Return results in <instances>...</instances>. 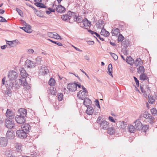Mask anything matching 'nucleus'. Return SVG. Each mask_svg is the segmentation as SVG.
Segmentation results:
<instances>
[{
    "instance_id": "1",
    "label": "nucleus",
    "mask_w": 157,
    "mask_h": 157,
    "mask_svg": "<svg viewBox=\"0 0 157 157\" xmlns=\"http://www.w3.org/2000/svg\"><path fill=\"white\" fill-rule=\"evenodd\" d=\"M18 76L17 73L13 70L9 71L8 75V77L9 78V80L11 81H15Z\"/></svg>"
},
{
    "instance_id": "2",
    "label": "nucleus",
    "mask_w": 157,
    "mask_h": 157,
    "mask_svg": "<svg viewBox=\"0 0 157 157\" xmlns=\"http://www.w3.org/2000/svg\"><path fill=\"white\" fill-rule=\"evenodd\" d=\"M5 123L6 127L7 128L16 129V126L13 121H11L9 119H6L5 120Z\"/></svg>"
},
{
    "instance_id": "3",
    "label": "nucleus",
    "mask_w": 157,
    "mask_h": 157,
    "mask_svg": "<svg viewBox=\"0 0 157 157\" xmlns=\"http://www.w3.org/2000/svg\"><path fill=\"white\" fill-rule=\"evenodd\" d=\"M27 132L23 130L19 129L16 132V136L18 138L23 139L27 137Z\"/></svg>"
},
{
    "instance_id": "4",
    "label": "nucleus",
    "mask_w": 157,
    "mask_h": 157,
    "mask_svg": "<svg viewBox=\"0 0 157 157\" xmlns=\"http://www.w3.org/2000/svg\"><path fill=\"white\" fill-rule=\"evenodd\" d=\"M6 136L7 139H13L15 137L14 131L13 130H8L7 132Z\"/></svg>"
},
{
    "instance_id": "5",
    "label": "nucleus",
    "mask_w": 157,
    "mask_h": 157,
    "mask_svg": "<svg viewBox=\"0 0 157 157\" xmlns=\"http://www.w3.org/2000/svg\"><path fill=\"white\" fill-rule=\"evenodd\" d=\"M88 93H85L83 92L82 90H80L77 94V96L79 99L83 100L86 98V96L88 95Z\"/></svg>"
},
{
    "instance_id": "6",
    "label": "nucleus",
    "mask_w": 157,
    "mask_h": 157,
    "mask_svg": "<svg viewBox=\"0 0 157 157\" xmlns=\"http://www.w3.org/2000/svg\"><path fill=\"white\" fill-rule=\"evenodd\" d=\"M82 24H80L81 27L83 28V27H88L91 26V22L89 21L87 18H85L83 20Z\"/></svg>"
},
{
    "instance_id": "7",
    "label": "nucleus",
    "mask_w": 157,
    "mask_h": 157,
    "mask_svg": "<svg viewBox=\"0 0 157 157\" xmlns=\"http://www.w3.org/2000/svg\"><path fill=\"white\" fill-rule=\"evenodd\" d=\"M100 127L103 129H107L109 127V123L105 120H103L101 121L99 124Z\"/></svg>"
},
{
    "instance_id": "8",
    "label": "nucleus",
    "mask_w": 157,
    "mask_h": 157,
    "mask_svg": "<svg viewBox=\"0 0 157 157\" xmlns=\"http://www.w3.org/2000/svg\"><path fill=\"white\" fill-rule=\"evenodd\" d=\"M15 120L17 123L20 124L24 123L26 121L25 117L18 115L16 116Z\"/></svg>"
},
{
    "instance_id": "9",
    "label": "nucleus",
    "mask_w": 157,
    "mask_h": 157,
    "mask_svg": "<svg viewBox=\"0 0 157 157\" xmlns=\"http://www.w3.org/2000/svg\"><path fill=\"white\" fill-rule=\"evenodd\" d=\"M67 89L69 91L71 92H74L77 89V87L75 84V82L74 83H68L67 86Z\"/></svg>"
},
{
    "instance_id": "10",
    "label": "nucleus",
    "mask_w": 157,
    "mask_h": 157,
    "mask_svg": "<svg viewBox=\"0 0 157 157\" xmlns=\"http://www.w3.org/2000/svg\"><path fill=\"white\" fill-rule=\"evenodd\" d=\"M25 63L28 68H34L36 66V63L35 62L29 59H27Z\"/></svg>"
},
{
    "instance_id": "11",
    "label": "nucleus",
    "mask_w": 157,
    "mask_h": 157,
    "mask_svg": "<svg viewBox=\"0 0 157 157\" xmlns=\"http://www.w3.org/2000/svg\"><path fill=\"white\" fill-rule=\"evenodd\" d=\"M8 140L5 137L0 138V146L1 147H6L7 144Z\"/></svg>"
},
{
    "instance_id": "12",
    "label": "nucleus",
    "mask_w": 157,
    "mask_h": 157,
    "mask_svg": "<svg viewBox=\"0 0 157 157\" xmlns=\"http://www.w3.org/2000/svg\"><path fill=\"white\" fill-rule=\"evenodd\" d=\"M134 123L135 129L137 130H140L141 129L142 126H143L141 122L137 120L135 121Z\"/></svg>"
},
{
    "instance_id": "13",
    "label": "nucleus",
    "mask_w": 157,
    "mask_h": 157,
    "mask_svg": "<svg viewBox=\"0 0 157 157\" xmlns=\"http://www.w3.org/2000/svg\"><path fill=\"white\" fill-rule=\"evenodd\" d=\"M18 115L25 117L27 115V111L25 109L21 108L18 110Z\"/></svg>"
},
{
    "instance_id": "14",
    "label": "nucleus",
    "mask_w": 157,
    "mask_h": 157,
    "mask_svg": "<svg viewBox=\"0 0 157 157\" xmlns=\"http://www.w3.org/2000/svg\"><path fill=\"white\" fill-rule=\"evenodd\" d=\"M56 10L58 13H64L65 10L66 9L64 7L61 5H59L56 8Z\"/></svg>"
},
{
    "instance_id": "15",
    "label": "nucleus",
    "mask_w": 157,
    "mask_h": 157,
    "mask_svg": "<svg viewBox=\"0 0 157 157\" xmlns=\"http://www.w3.org/2000/svg\"><path fill=\"white\" fill-rule=\"evenodd\" d=\"M19 41L17 40H15L13 41H7L6 43L8 45H9L11 47H13L15 46L18 43Z\"/></svg>"
},
{
    "instance_id": "16",
    "label": "nucleus",
    "mask_w": 157,
    "mask_h": 157,
    "mask_svg": "<svg viewBox=\"0 0 157 157\" xmlns=\"http://www.w3.org/2000/svg\"><path fill=\"white\" fill-rule=\"evenodd\" d=\"M22 127L23 128L22 129L26 132L27 133H28L31 128V127L30 126L29 124H25Z\"/></svg>"
},
{
    "instance_id": "17",
    "label": "nucleus",
    "mask_w": 157,
    "mask_h": 157,
    "mask_svg": "<svg viewBox=\"0 0 157 157\" xmlns=\"http://www.w3.org/2000/svg\"><path fill=\"white\" fill-rule=\"evenodd\" d=\"M13 81H10V80L9 81H6V84L5 86L7 89H11L13 87Z\"/></svg>"
},
{
    "instance_id": "18",
    "label": "nucleus",
    "mask_w": 157,
    "mask_h": 157,
    "mask_svg": "<svg viewBox=\"0 0 157 157\" xmlns=\"http://www.w3.org/2000/svg\"><path fill=\"white\" fill-rule=\"evenodd\" d=\"M20 71V74L21 75L22 78H25L28 75V73L26 72L25 69L23 68H21L19 69Z\"/></svg>"
},
{
    "instance_id": "19",
    "label": "nucleus",
    "mask_w": 157,
    "mask_h": 157,
    "mask_svg": "<svg viewBox=\"0 0 157 157\" xmlns=\"http://www.w3.org/2000/svg\"><path fill=\"white\" fill-rule=\"evenodd\" d=\"M6 115L7 117L10 119L14 118V116L12 111L9 109H7L6 113Z\"/></svg>"
},
{
    "instance_id": "20",
    "label": "nucleus",
    "mask_w": 157,
    "mask_h": 157,
    "mask_svg": "<svg viewBox=\"0 0 157 157\" xmlns=\"http://www.w3.org/2000/svg\"><path fill=\"white\" fill-rule=\"evenodd\" d=\"M83 100H84L83 105H85L86 107L91 105L92 104L91 100L88 98H86Z\"/></svg>"
},
{
    "instance_id": "21",
    "label": "nucleus",
    "mask_w": 157,
    "mask_h": 157,
    "mask_svg": "<svg viewBox=\"0 0 157 157\" xmlns=\"http://www.w3.org/2000/svg\"><path fill=\"white\" fill-rule=\"evenodd\" d=\"M100 34L101 35L107 37L109 36L110 33L104 28V25H103V27L101 28V30L100 33Z\"/></svg>"
},
{
    "instance_id": "22",
    "label": "nucleus",
    "mask_w": 157,
    "mask_h": 157,
    "mask_svg": "<svg viewBox=\"0 0 157 157\" xmlns=\"http://www.w3.org/2000/svg\"><path fill=\"white\" fill-rule=\"evenodd\" d=\"M155 118L154 117L152 116L150 114L147 119L148 122L151 124L155 123Z\"/></svg>"
},
{
    "instance_id": "23",
    "label": "nucleus",
    "mask_w": 157,
    "mask_h": 157,
    "mask_svg": "<svg viewBox=\"0 0 157 157\" xmlns=\"http://www.w3.org/2000/svg\"><path fill=\"white\" fill-rule=\"evenodd\" d=\"M19 84L23 86H26L27 83L25 78H22L21 79H19Z\"/></svg>"
},
{
    "instance_id": "24",
    "label": "nucleus",
    "mask_w": 157,
    "mask_h": 157,
    "mask_svg": "<svg viewBox=\"0 0 157 157\" xmlns=\"http://www.w3.org/2000/svg\"><path fill=\"white\" fill-rule=\"evenodd\" d=\"M126 62L127 63L132 66L134 63V59L132 58L131 56L127 57L126 59Z\"/></svg>"
},
{
    "instance_id": "25",
    "label": "nucleus",
    "mask_w": 157,
    "mask_h": 157,
    "mask_svg": "<svg viewBox=\"0 0 157 157\" xmlns=\"http://www.w3.org/2000/svg\"><path fill=\"white\" fill-rule=\"evenodd\" d=\"M140 80L143 81L148 80H149L147 74L144 73L141 74L140 76Z\"/></svg>"
},
{
    "instance_id": "26",
    "label": "nucleus",
    "mask_w": 157,
    "mask_h": 157,
    "mask_svg": "<svg viewBox=\"0 0 157 157\" xmlns=\"http://www.w3.org/2000/svg\"><path fill=\"white\" fill-rule=\"evenodd\" d=\"M134 64L136 67L141 65L143 64V62L140 58H137L134 61Z\"/></svg>"
},
{
    "instance_id": "27",
    "label": "nucleus",
    "mask_w": 157,
    "mask_h": 157,
    "mask_svg": "<svg viewBox=\"0 0 157 157\" xmlns=\"http://www.w3.org/2000/svg\"><path fill=\"white\" fill-rule=\"evenodd\" d=\"M86 110V113L88 115H91L94 112V109L92 106H88Z\"/></svg>"
},
{
    "instance_id": "28",
    "label": "nucleus",
    "mask_w": 157,
    "mask_h": 157,
    "mask_svg": "<svg viewBox=\"0 0 157 157\" xmlns=\"http://www.w3.org/2000/svg\"><path fill=\"white\" fill-rule=\"evenodd\" d=\"M68 15L70 16V20L72 18L73 20H74V18H75L77 16V13L75 12H73L71 11H69L68 13Z\"/></svg>"
},
{
    "instance_id": "29",
    "label": "nucleus",
    "mask_w": 157,
    "mask_h": 157,
    "mask_svg": "<svg viewBox=\"0 0 157 157\" xmlns=\"http://www.w3.org/2000/svg\"><path fill=\"white\" fill-rule=\"evenodd\" d=\"M112 68V64L111 63L109 64L108 67V71L107 72V73L109 75L112 76V77H113V75L112 74L113 73Z\"/></svg>"
},
{
    "instance_id": "30",
    "label": "nucleus",
    "mask_w": 157,
    "mask_h": 157,
    "mask_svg": "<svg viewBox=\"0 0 157 157\" xmlns=\"http://www.w3.org/2000/svg\"><path fill=\"white\" fill-rule=\"evenodd\" d=\"M119 33H120V30L118 28H114L111 32V33L113 36H117Z\"/></svg>"
},
{
    "instance_id": "31",
    "label": "nucleus",
    "mask_w": 157,
    "mask_h": 157,
    "mask_svg": "<svg viewBox=\"0 0 157 157\" xmlns=\"http://www.w3.org/2000/svg\"><path fill=\"white\" fill-rule=\"evenodd\" d=\"M35 5L37 7L41 8H46V6L43 3L39 2H36L35 3Z\"/></svg>"
},
{
    "instance_id": "32",
    "label": "nucleus",
    "mask_w": 157,
    "mask_h": 157,
    "mask_svg": "<svg viewBox=\"0 0 157 157\" xmlns=\"http://www.w3.org/2000/svg\"><path fill=\"white\" fill-rule=\"evenodd\" d=\"M108 133L110 135H113L115 133L114 128L113 127L110 128L108 127Z\"/></svg>"
},
{
    "instance_id": "33",
    "label": "nucleus",
    "mask_w": 157,
    "mask_h": 157,
    "mask_svg": "<svg viewBox=\"0 0 157 157\" xmlns=\"http://www.w3.org/2000/svg\"><path fill=\"white\" fill-rule=\"evenodd\" d=\"M62 19L64 21H68L70 20V16L68 14L63 15L61 17Z\"/></svg>"
},
{
    "instance_id": "34",
    "label": "nucleus",
    "mask_w": 157,
    "mask_h": 157,
    "mask_svg": "<svg viewBox=\"0 0 157 157\" xmlns=\"http://www.w3.org/2000/svg\"><path fill=\"white\" fill-rule=\"evenodd\" d=\"M82 18L80 16H78L77 15L75 18H74V21L78 23H81L83 21Z\"/></svg>"
},
{
    "instance_id": "35",
    "label": "nucleus",
    "mask_w": 157,
    "mask_h": 157,
    "mask_svg": "<svg viewBox=\"0 0 157 157\" xmlns=\"http://www.w3.org/2000/svg\"><path fill=\"white\" fill-rule=\"evenodd\" d=\"M137 72L138 73L142 74L144 72V67L143 66H141L137 68Z\"/></svg>"
},
{
    "instance_id": "36",
    "label": "nucleus",
    "mask_w": 157,
    "mask_h": 157,
    "mask_svg": "<svg viewBox=\"0 0 157 157\" xmlns=\"http://www.w3.org/2000/svg\"><path fill=\"white\" fill-rule=\"evenodd\" d=\"M4 154L6 157H14L12 155V152L8 150L4 152Z\"/></svg>"
},
{
    "instance_id": "37",
    "label": "nucleus",
    "mask_w": 157,
    "mask_h": 157,
    "mask_svg": "<svg viewBox=\"0 0 157 157\" xmlns=\"http://www.w3.org/2000/svg\"><path fill=\"white\" fill-rule=\"evenodd\" d=\"M56 81L55 80L52 78H51L48 81V83L51 86H54L55 85Z\"/></svg>"
},
{
    "instance_id": "38",
    "label": "nucleus",
    "mask_w": 157,
    "mask_h": 157,
    "mask_svg": "<svg viewBox=\"0 0 157 157\" xmlns=\"http://www.w3.org/2000/svg\"><path fill=\"white\" fill-rule=\"evenodd\" d=\"M128 129L131 133H134L135 132V126L133 125H130L128 126Z\"/></svg>"
},
{
    "instance_id": "39",
    "label": "nucleus",
    "mask_w": 157,
    "mask_h": 157,
    "mask_svg": "<svg viewBox=\"0 0 157 157\" xmlns=\"http://www.w3.org/2000/svg\"><path fill=\"white\" fill-rule=\"evenodd\" d=\"M149 128V126L148 125H146L144 126L143 125V126H142L141 129L140 130H141L142 132H146L147 130Z\"/></svg>"
},
{
    "instance_id": "40",
    "label": "nucleus",
    "mask_w": 157,
    "mask_h": 157,
    "mask_svg": "<svg viewBox=\"0 0 157 157\" xmlns=\"http://www.w3.org/2000/svg\"><path fill=\"white\" fill-rule=\"evenodd\" d=\"M50 92L51 94L53 95H56V88L55 87H52L50 88Z\"/></svg>"
},
{
    "instance_id": "41",
    "label": "nucleus",
    "mask_w": 157,
    "mask_h": 157,
    "mask_svg": "<svg viewBox=\"0 0 157 157\" xmlns=\"http://www.w3.org/2000/svg\"><path fill=\"white\" fill-rule=\"evenodd\" d=\"M58 99L59 101H61L63 99V94L61 93H58L57 94Z\"/></svg>"
},
{
    "instance_id": "42",
    "label": "nucleus",
    "mask_w": 157,
    "mask_h": 157,
    "mask_svg": "<svg viewBox=\"0 0 157 157\" xmlns=\"http://www.w3.org/2000/svg\"><path fill=\"white\" fill-rule=\"evenodd\" d=\"M109 53L114 60H117L118 59V56L115 54L111 52H110Z\"/></svg>"
},
{
    "instance_id": "43",
    "label": "nucleus",
    "mask_w": 157,
    "mask_h": 157,
    "mask_svg": "<svg viewBox=\"0 0 157 157\" xmlns=\"http://www.w3.org/2000/svg\"><path fill=\"white\" fill-rule=\"evenodd\" d=\"M16 149L17 150V151H21V145L20 144H17L16 146Z\"/></svg>"
},
{
    "instance_id": "44",
    "label": "nucleus",
    "mask_w": 157,
    "mask_h": 157,
    "mask_svg": "<svg viewBox=\"0 0 157 157\" xmlns=\"http://www.w3.org/2000/svg\"><path fill=\"white\" fill-rule=\"evenodd\" d=\"M124 37L121 34H119L117 39L118 42H122L124 39Z\"/></svg>"
},
{
    "instance_id": "45",
    "label": "nucleus",
    "mask_w": 157,
    "mask_h": 157,
    "mask_svg": "<svg viewBox=\"0 0 157 157\" xmlns=\"http://www.w3.org/2000/svg\"><path fill=\"white\" fill-rule=\"evenodd\" d=\"M35 60L36 61V62H35L36 64H40L41 63V58L40 56H38L37 57V58H36Z\"/></svg>"
},
{
    "instance_id": "46",
    "label": "nucleus",
    "mask_w": 157,
    "mask_h": 157,
    "mask_svg": "<svg viewBox=\"0 0 157 157\" xmlns=\"http://www.w3.org/2000/svg\"><path fill=\"white\" fill-rule=\"evenodd\" d=\"M48 40L52 43L56 44L59 46H63L62 44L59 42L54 41L51 39H48Z\"/></svg>"
},
{
    "instance_id": "47",
    "label": "nucleus",
    "mask_w": 157,
    "mask_h": 157,
    "mask_svg": "<svg viewBox=\"0 0 157 157\" xmlns=\"http://www.w3.org/2000/svg\"><path fill=\"white\" fill-rule=\"evenodd\" d=\"M151 112L153 115L155 116L157 114V110L155 108L152 109L151 110Z\"/></svg>"
},
{
    "instance_id": "48",
    "label": "nucleus",
    "mask_w": 157,
    "mask_h": 157,
    "mask_svg": "<svg viewBox=\"0 0 157 157\" xmlns=\"http://www.w3.org/2000/svg\"><path fill=\"white\" fill-rule=\"evenodd\" d=\"M128 40H127L126 39L125 40V41H124L123 43L124 45V47L126 48H127L128 45V44L129 43V41H128Z\"/></svg>"
},
{
    "instance_id": "49",
    "label": "nucleus",
    "mask_w": 157,
    "mask_h": 157,
    "mask_svg": "<svg viewBox=\"0 0 157 157\" xmlns=\"http://www.w3.org/2000/svg\"><path fill=\"white\" fill-rule=\"evenodd\" d=\"M16 80L15 81H13L14 85H13V87H14L17 89H19L20 87V86H19V84L17 83V82H16Z\"/></svg>"
},
{
    "instance_id": "50",
    "label": "nucleus",
    "mask_w": 157,
    "mask_h": 157,
    "mask_svg": "<svg viewBox=\"0 0 157 157\" xmlns=\"http://www.w3.org/2000/svg\"><path fill=\"white\" fill-rule=\"evenodd\" d=\"M149 114L148 112L146 111L143 114V116L144 118L147 119Z\"/></svg>"
},
{
    "instance_id": "51",
    "label": "nucleus",
    "mask_w": 157,
    "mask_h": 157,
    "mask_svg": "<svg viewBox=\"0 0 157 157\" xmlns=\"http://www.w3.org/2000/svg\"><path fill=\"white\" fill-rule=\"evenodd\" d=\"M133 78H134V80L136 83L137 86L138 87L139 86V81L138 80L137 78L136 77L134 76Z\"/></svg>"
},
{
    "instance_id": "52",
    "label": "nucleus",
    "mask_w": 157,
    "mask_h": 157,
    "mask_svg": "<svg viewBox=\"0 0 157 157\" xmlns=\"http://www.w3.org/2000/svg\"><path fill=\"white\" fill-rule=\"evenodd\" d=\"M155 101V100L153 98H149L148 99V102L151 104H153L154 102Z\"/></svg>"
},
{
    "instance_id": "53",
    "label": "nucleus",
    "mask_w": 157,
    "mask_h": 157,
    "mask_svg": "<svg viewBox=\"0 0 157 157\" xmlns=\"http://www.w3.org/2000/svg\"><path fill=\"white\" fill-rule=\"evenodd\" d=\"M95 25L98 29H101V23L100 21H98V22L96 23Z\"/></svg>"
},
{
    "instance_id": "54",
    "label": "nucleus",
    "mask_w": 157,
    "mask_h": 157,
    "mask_svg": "<svg viewBox=\"0 0 157 157\" xmlns=\"http://www.w3.org/2000/svg\"><path fill=\"white\" fill-rule=\"evenodd\" d=\"M0 22H6L7 21L4 18L0 16Z\"/></svg>"
},
{
    "instance_id": "55",
    "label": "nucleus",
    "mask_w": 157,
    "mask_h": 157,
    "mask_svg": "<svg viewBox=\"0 0 157 157\" xmlns=\"http://www.w3.org/2000/svg\"><path fill=\"white\" fill-rule=\"evenodd\" d=\"M16 10L18 13L19 14L20 16H21V15L23 14V13L22 11L18 8H16Z\"/></svg>"
},
{
    "instance_id": "56",
    "label": "nucleus",
    "mask_w": 157,
    "mask_h": 157,
    "mask_svg": "<svg viewBox=\"0 0 157 157\" xmlns=\"http://www.w3.org/2000/svg\"><path fill=\"white\" fill-rule=\"evenodd\" d=\"M96 105L99 108H100L99 101L98 100H96L95 101Z\"/></svg>"
},
{
    "instance_id": "57",
    "label": "nucleus",
    "mask_w": 157,
    "mask_h": 157,
    "mask_svg": "<svg viewBox=\"0 0 157 157\" xmlns=\"http://www.w3.org/2000/svg\"><path fill=\"white\" fill-rule=\"evenodd\" d=\"M96 36L98 38H99V39L101 40L104 41H105L104 39H103V38H102L100 36V35L98 34V33H97Z\"/></svg>"
},
{
    "instance_id": "58",
    "label": "nucleus",
    "mask_w": 157,
    "mask_h": 157,
    "mask_svg": "<svg viewBox=\"0 0 157 157\" xmlns=\"http://www.w3.org/2000/svg\"><path fill=\"white\" fill-rule=\"evenodd\" d=\"M88 31L89 33H90L92 35L95 34L96 35L97 33L94 31L91 30H90V29H88Z\"/></svg>"
},
{
    "instance_id": "59",
    "label": "nucleus",
    "mask_w": 157,
    "mask_h": 157,
    "mask_svg": "<svg viewBox=\"0 0 157 157\" xmlns=\"http://www.w3.org/2000/svg\"><path fill=\"white\" fill-rule=\"evenodd\" d=\"M102 117L99 116L97 119V120L96 121V122L98 123L99 124L101 122L100 121L101 120L102 118Z\"/></svg>"
},
{
    "instance_id": "60",
    "label": "nucleus",
    "mask_w": 157,
    "mask_h": 157,
    "mask_svg": "<svg viewBox=\"0 0 157 157\" xmlns=\"http://www.w3.org/2000/svg\"><path fill=\"white\" fill-rule=\"evenodd\" d=\"M48 35L49 37L52 38H53V37H54V34H53L52 33H48Z\"/></svg>"
},
{
    "instance_id": "61",
    "label": "nucleus",
    "mask_w": 157,
    "mask_h": 157,
    "mask_svg": "<svg viewBox=\"0 0 157 157\" xmlns=\"http://www.w3.org/2000/svg\"><path fill=\"white\" fill-rule=\"evenodd\" d=\"M16 154V155L14 156V157H15V156L16 157H19L21 155V151H19L17 152Z\"/></svg>"
},
{
    "instance_id": "62",
    "label": "nucleus",
    "mask_w": 157,
    "mask_h": 157,
    "mask_svg": "<svg viewBox=\"0 0 157 157\" xmlns=\"http://www.w3.org/2000/svg\"><path fill=\"white\" fill-rule=\"evenodd\" d=\"M109 119L112 122H115V121L113 119V117L111 116H109Z\"/></svg>"
},
{
    "instance_id": "63",
    "label": "nucleus",
    "mask_w": 157,
    "mask_h": 157,
    "mask_svg": "<svg viewBox=\"0 0 157 157\" xmlns=\"http://www.w3.org/2000/svg\"><path fill=\"white\" fill-rule=\"evenodd\" d=\"M127 48H125V49L124 50L123 49L122 50V52H123V53L124 54V55H127Z\"/></svg>"
},
{
    "instance_id": "64",
    "label": "nucleus",
    "mask_w": 157,
    "mask_h": 157,
    "mask_svg": "<svg viewBox=\"0 0 157 157\" xmlns=\"http://www.w3.org/2000/svg\"><path fill=\"white\" fill-rule=\"evenodd\" d=\"M27 52L29 54H32L34 52V50L33 49H30L28 50Z\"/></svg>"
}]
</instances>
